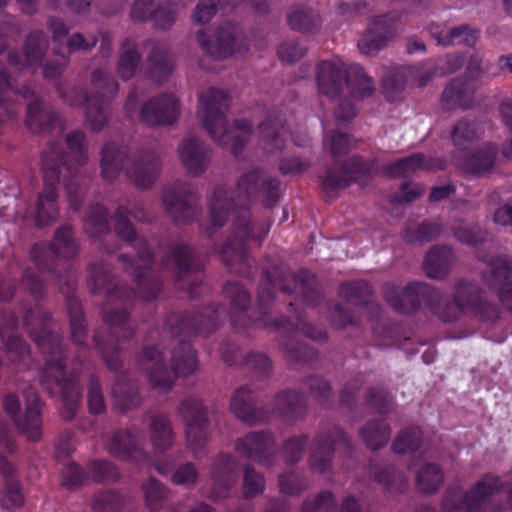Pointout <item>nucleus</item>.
<instances>
[{
	"label": "nucleus",
	"mask_w": 512,
	"mask_h": 512,
	"mask_svg": "<svg viewBox=\"0 0 512 512\" xmlns=\"http://www.w3.org/2000/svg\"><path fill=\"white\" fill-rule=\"evenodd\" d=\"M79 253V246L70 225L60 226L54 233L50 243H35L30 250V257L36 269H24L21 279L22 288L33 296L36 304L26 310L24 327L39 347L44 356L45 366L39 372L42 388L53 397L57 393L62 399L61 416L72 420L78 411L81 400L80 372L81 367L73 368L66 375V350L62 336L51 330L52 315L39 304L45 298V284L40 274L47 273L60 287L61 291L75 290L78 272L70 260ZM83 362L79 360V366Z\"/></svg>",
	"instance_id": "f257e3e1"
},
{
	"label": "nucleus",
	"mask_w": 512,
	"mask_h": 512,
	"mask_svg": "<svg viewBox=\"0 0 512 512\" xmlns=\"http://www.w3.org/2000/svg\"><path fill=\"white\" fill-rule=\"evenodd\" d=\"M298 286L307 305L316 307L322 302L323 293L318 279L308 269L301 268L292 272L282 263H274L271 267L265 268L261 275V284L257 293L256 311L258 315L255 318H247L246 315L251 302L249 292L236 281H227L223 286L224 296L230 300L232 307L238 311V317L244 319L245 325H263L267 328L288 333L287 338L282 341L281 345L287 359L295 368L298 365L310 366L318 358L316 349L297 338L299 333L319 343L328 340L327 332L306 322L302 314L294 310L292 302L289 303V306L295 312V322L284 315L276 318L270 317L275 291L279 290L285 294H292Z\"/></svg>",
	"instance_id": "f03ea898"
},
{
	"label": "nucleus",
	"mask_w": 512,
	"mask_h": 512,
	"mask_svg": "<svg viewBox=\"0 0 512 512\" xmlns=\"http://www.w3.org/2000/svg\"><path fill=\"white\" fill-rule=\"evenodd\" d=\"M235 193L234 198L221 185L214 189L210 201V219L213 227L221 228L229 214L235 213L231 235L220 249V258L231 271L249 276L251 261L248 242L257 241L260 244L268 229L251 222L248 204L255 198H261L265 208L273 207L280 198V181L260 169H253L239 178Z\"/></svg>",
	"instance_id": "7ed1b4c3"
},
{
	"label": "nucleus",
	"mask_w": 512,
	"mask_h": 512,
	"mask_svg": "<svg viewBox=\"0 0 512 512\" xmlns=\"http://www.w3.org/2000/svg\"><path fill=\"white\" fill-rule=\"evenodd\" d=\"M129 217H133L140 222L146 221L143 210L132 212L123 205L116 208L111 220L117 237L127 242L136 251V259L126 254L119 255V260L125 270L133 278L135 289L124 283L112 285L113 275L102 262L90 264L88 267L90 275L87 282L91 293L104 294L107 303L114 301L122 303H133L137 300L152 301L162 288V282L158 277L148 275L155 258L154 250L143 237H138Z\"/></svg>",
	"instance_id": "20e7f679"
},
{
	"label": "nucleus",
	"mask_w": 512,
	"mask_h": 512,
	"mask_svg": "<svg viewBox=\"0 0 512 512\" xmlns=\"http://www.w3.org/2000/svg\"><path fill=\"white\" fill-rule=\"evenodd\" d=\"M227 316L225 307L219 304L183 313H170L165 321L166 328L173 337H183L172 351L171 368L155 345L143 347L137 355V363L146 371L151 386L166 392L172 388L175 378L193 374L198 368V359L187 339L192 336H208Z\"/></svg>",
	"instance_id": "39448f33"
},
{
	"label": "nucleus",
	"mask_w": 512,
	"mask_h": 512,
	"mask_svg": "<svg viewBox=\"0 0 512 512\" xmlns=\"http://www.w3.org/2000/svg\"><path fill=\"white\" fill-rule=\"evenodd\" d=\"M69 152H65L59 141L50 142L41 156L44 188L38 194L34 223L36 227H45L59 216L57 185L62 177L70 208L80 210L85 195L87 179L82 177L81 168L88 161L86 135L74 130L65 138Z\"/></svg>",
	"instance_id": "423d86ee"
},
{
	"label": "nucleus",
	"mask_w": 512,
	"mask_h": 512,
	"mask_svg": "<svg viewBox=\"0 0 512 512\" xmlns=\"http://www.w3.org/2000/svg\"><path fill=\"white\" fill-rule=\"evenodd\" d=\"M383 294L389 306L398 313L414 314L424 306L445 323L456 321L462 313L477 312L480 307V286L466 280L455 283L452 300L443 299L435 287L423 282L409 283L404 288L387 283Z\"/></svg>",
	"instance_id": "0eeeda50"
},
{
	"label": "nucleus",
	"mask_w": 512,
	"mask_h": 512,
	"mask_svg": "<svg viewBox=\"0 0 512 512\" xmlns=\"http://www.w3.org/2000/svg\"><path fill=\"white\" fill-rule=\"evenodd\" d=\"M94 88L90 96L84 87L78 86L66 91L61 84L57 85L60 97L70 106L78 107L86 105V122L88 127L95 131H101L109 121V102L117 95L119 85L115 77L103 70L96 69L90 76Z\"/></svg>",
	"instance_id": "6e6552de"
},
{
	"label": "nucleus",
	"mask_w": 512,
	"mask_h": 512,
	"mask_svg": "<svg viewBox=\"0 0 512 512\" xmlns=\"http://www.w3.org/2000/svg\"><path fill=\"white\" fill-rule=\"evenodd\" d=\"M129 149L127 146L107 142L101 151V172L107 181H114L122 170L127 179L137 188H148L157 180L160 169V158L150 152H140L128 161Z\"/></svg>",
	"instance_id": "1a4fd4ad"
},
{
	"label": "nucleus",
	"mask_w": 512,
	"mask_h": 512,
	"mask_svg": "<svg viewBox=\"0 0 512 512\" xmlns=\"http://www.w3.org/2000/svg\"><path fill=\"white\" fill-rule=\"evenodd\" d=\"M316 82L319 93L331 99L337 98L347 87L353 99L361 100L373 95L374 82L362 66L352 64L347 68L340 61H321L316 66Z\"/></svg>",
	"instance_id": "9d476101"
},
{
	"label": "nucleus",
	"mask_w": 512,
	"mask_h": 512,
	"mask_svg": "<svg viewBox=\"0 0 512 512\" xmlns=\"http://www.w3.org/2000/svg\"><path fill=\"white\" fill-rule=\"evenodd\" d=\"M230 106V96L218 88H209L199 95V111L203 127L219 145L229 147L234 156H239L247 143L245 136L232 135L226 114Z\"/></svg>",
	"instance_id": "9b49d317"
},
{
	"label": "nucleus",
	"mask_w": 512,
	"mask_h": 512,
	"mask_svg": "<svg viewBox=\"0 0 512 512\" xmlns=\"http://www.w3.org/2000/svg\"><path fill=\"white\" fill-rule=\"evenodd\" d=\"M102 318L108 328V335L104 339L101 332L97 330L93 334V342L107 368L110 371L119 372L123 367L122 344L133 339L135 327L125 308L103 309Z\"/></svg>",
	"instance_id": "f8f14e48"
},
{
	"label": "nucleus",
	"mask_w": 512,
	"mask_h": 512,
	"mask_svg": "<svg viewBox=\"0 0 512 512\" xmlns=\"http://www.w3.org/2000/svg\"><path fill=\"white\" fill-rule=\"evenodd\" d=\"M161 265L173 273L177 287L187 291L190 298L200 294L204 263L193 246L185 242L170 243Z\"/></svg>",
	"instance_id": "ddd939ff"
},
{
	"label": "nucleus",
	"mask_w": 512,
	"mask_h": 512,
	"mask_svg": "<svg viewBox=\"0 0 512 512\" xmlns=\"http://www.w3.org/2000/svg\"><path fill=\"white\" fill-rule=\"evenodd\" d=\"M376 160H365L360 155H353L346 161L334 160L321 178V189L326 197L337 198L338 191L348 188L353 183L365 185L375 174Z\"/></svg>",
	"instance_id": "4468645a"
},
{
	"label": "nucleus",
	"mask_w": 512,
	"mask_h": 512,
	"mask_svg": "<svg viewBox=\"0 0 512 512\" xmlns=\"http://www.w3.org/2000/svg\"><path fill=\"white\" fill-rule=\"evenodd\" d=\"M343 448L347 455L353 451L348 434L339 426L319 430L313 437L309 450L308 463L312 472L324 474L332 467L335 448Z\"/></svg>",
	"instance_id": "2eb2a0df"
},
{
	"label": "nucleus",
	"mask_w": 512,
	"mask_h": 512,
	"mask_svg": "<svg viewBox=\"0 0 512 512\" xmlns=\"http://www.w3.org/2000/svg\"><path fill=\"white\" fill-rule=\"evenodd\" d=\"M26 408L23 418L19 417L20 400L16 394L8 393L3 397V408L14 421L20 434L28 440L37 442L42 437V405L34 389L25 391Z\"/></svg>",
	"instance_id": "dca6fc26"
},
{
	"label": "nucleus",
	"mask_w": 512,
	"mask_h": 512,
	"mask_svg": "<svg viewBox=\"0 0 512 512\" xmlns=\"http://www.w3.org/2000/svg\"><path fill=\"white\" fill-rule=\"evenodd\" d=\"M196 200L193 187L181 180L165 187L162 194L166 212L177 224H188L200 215L201 209Z\"/></svg>",
	"instance_id": "f3484780"
},
{
	"label": "nucleus",
	"mask_w": 512,
	"mask_h": 512,
	"mask_svg": "<svg viewBox=\"0 0 512 512\" xmlns=\"http://www.w3.org/2000/svg\"><path fill=\"white\" fill-rule=\"evenodd\" d=\"M240 35L241 31L237 25L224 22L216 28L211 37H208L203 29L200 30L197 33V42L207 55L220 60L236 52L248 50Z\"/></svg>",
	"instance_id": "a211bd4d"
},
{
	"label": "nucleus",
	"mask_w": 512,
	"mask_h": 512,
	"mask_svg": "<svg viewBox=\"0 0 512 512\" xmlns=\"http://www.w3.org/2000/svg\"><path fill=\"white\" fill-rule=\"evenodd\" d=\"M179 413L186 426V441L196 455L205 448L208 439V412L201 399L189 396L179 407Z\"/></svg>",
	"instance_id": "6ab92c4d"
},
{
	"label": "nucleus",
	"mask_w": 512,
	"mask_h": 512,
	"mask_svg": "<svg viewBox=\"0 0 512 512\" xmlns=\"http://www.w3.org/2000/svg\"><path fill=\"white\" fill-rule=\"evenodd\" d=\"M235 450L242 457L270 466L277 456L275 435L269 430L249 432L236 440Z\"/></svg>",
	"instance_id": "aec40b11"
},
{
	"label": "nucleus",
	"mask_w": 512,
	"mask_h": 512,
	"mask_svg": "<svg viewBox=\"0 0 512 512\" xmlns=\"http://www.w3.org/2000/svg\"><path fill=\"white\" fill-rule=\"evenodd\" d=\"M251 385H243L236 389L231 397L230 410L240 421L248 425H256L268 421L271 412L266 406H259L258 389Z\"/></svg>",
	"instance_id": "412c9836"
},
{
	"label": "nucleus",
	"mask_w": 512,
	"mask_h": 512,
	"mask_svg": "<svg viewBox=\"0 0 512 512\" xmlns=\"http://www.w3.org/2000/svg\"><path fill=\"white\" fill-rule=\"evenodd\" d=\"M220 352L223 362L230 367L239 365L242 370L251 373L258 380H268L271 376V360L264 353L250 352L239 362L240 348L230 340L221 343Z\"/></svg>",
	"instance_id": "4be33fe9"
},
{
	"label": "nucleus",
	"mask_w": 512,
	"mask_h": 512,
	"mask_svg": "<svg viewBox=\"0 0 512 512\" xmlns=\"http://www.w3.org/2000/svg\"><path fill=\"white\" fill-rule=\"evenodd\" d=\"M136 427L119 429L114 432L107 443L110 455L139 466H150L152 459L139 443Z\"/></svg>",
	"instance_id": "5701e85b"
},
{
	"label": "nucleus",
	"mask_w": 512,
	"mask_h": 512,
	"mask_svg": "<svg viewBox=\"0 0 512 512\" xmlns=\"http://www.w3.org/2000/svg\"><path fill=\"white\" fill-rule=\"evenodd\" d=\"M400 14L390 12L372 19L364 36L358 41L361 53L374 55L383 49L388 40L394 37Z\"/></svg>",
	"instance_id": "b1692460"
},
{
	"label": "nucleus",
	"mask_w": 512,
	"mask_h": 512,
	"mask_svg": "<svg viewBox=\"0 0 512 512\" xmlns=\"http://www.w3.org/2000/svg\"><path fill=\"white\" fill-rule=\"evenodd\" d=\"M180 111L178 99L173 94L157 95L140 109L141 120L149 127H160L173 124Z\"/></svg>",
	"instance_id": "393cba45"
},
{
	"label": "nucleus",
	"mask_w": 512,
	"mask_h": 512,
	"mask_svg": "<svg viewBox=\"0 0 512 512\" xmlns=\"http://www.w3.org/2000/svg\"><path fill=\"white\" fill-rule=\"evenodd\" d=\"M0 474L3 484L0 489V507L14 512L25 505L24 486L19 479L18 470L13 463L0 455Z\"/></svg>",
	"instance_id": "a878e982"
},
{
	"label": "nucleus",
	"mask_w": 512,
	"mask_h": 512,
	"mask_svg": "<svg viewBox=\"0 0 512 512\" xmlns=\"http://www.w3.org/2000/svg\"><path fill=\"white\" fill-rule=\"evenodd\" d=\"M19 319L12 312H3L0 316V339L4 345V352L11 363H21L29 359L30 347L19 336L8 335L18 328Z\"/></svg>",
	"instance_id": "bb28decb"
},
{
	"label": "nucleus",
	"mask_w": 512,
	"mask_h": 512,
	"mask_svg": "<svg viewBox=\"0 0 512 512\" xmlns=\"http://www.w3.org/2000/svg\"><path fill=\"white\" fill-rule=\"evenodd\" d=\"M475 91V83L467 76L451 79L441 95L443 110L469 109L473 104Z\"/></svg>",
	"instance_id": "cd10ccee"
},
{
	"label": "nucleus",
	"mask_w": 512,
	"mask_h": 512,
	"mask_svg": "<svg viewBox=\"0 0 512 512\" xmlns=\"http://www.w3.org/2000/svg\"><path fill=\"white\" fill-rule=\"evenodd\" d=\"M178 153L187 172L194 177L200 176L209 165L211 150L198 138L184 139Z\"/></svg>",
	"instance_id": "c85d7f7f"
},
{
	"label": "nucleus",
	"mask_w": 512,
	"mask_h": 512,
	"mask_svg": "<svg viewBox=\"0 0 512 512\" xmlns=\"http://www.w3.org/2000/svg\"><path fill=\"white\" fill-rule=\"evenodd\" d=\"M258 130L265 152L275 153L284 149L289 129L286 119L280 113H270L264 121L259 123Z\"/></svg>",
	"instance_id": "c756f323"
},
{
	"label": "nucleus",
	"mask_w": 512,
	"mask_h": 512,
	"mask_svg": "<svg viewBox=\"0 0 512 512\" xmlns=\"http://www.w3.org/2000/svg\"><path fill=\"white\" fill-rule=\"evenodd\" d=\"M238 463L229 453L220 452L213 461L210 477L215 490H220L219 497L226 496L238 479Z\"/></svg>",
	"instance_id": "7c9ffc66"
},
{
	"label": "nucleus",
	"mask_w": 512,
	"mask_h": 512,
	"mask_svg": "<svg viewBox=\"0 0 512 512\" xmlns=\"http://www.w3.org/2000/svg\"><path fill=\"white\" fill-rule=\"evenodd\" d=\"M487 267L503 306L512 313V261L499 256L489 259Z\"/></svg>",
	"instance_id": "2f4dec72"
},
{
	"label": "nucleus",
	"mask_w": 512,
	"mask_h": 512,
	"mask_svg": "<svg viewBox=\"0 0 512 512\" xmlns=\"http://www.w3.org/2000/svg\"><path fill=\"white\" fill-rule=\"evenodd\" d=\"M243 0H199L194 12L193 20L199 24H205L209 22L218 10L222 13H226L229 10L234 9ZM251 7L258 14H266L269 11V5L265 0H247Z\"/></svg>",
	"instance_id": "473e14b6"
},
{
	"label": "nucleus",
	"mask_w": 512,
	"mask_h": 512,
	"mask_svg": "<svg viewBox=\"0 0 512 512\" xmlns=\"http://www.w3.org/2000/svg\"><path fill=\"white\" fill-rule=\"evenodd\" d=\"M307 409L306 395L295 389H285L275 395L273 412L285 420H302L307 414Z\"/></svg>",
	"instance_id": "72a5a7b5"
},
{
	"label": "nucleus",
	"mask_w": 512,
	"mask_h": 512,
	"mask_svg": "<svg viewBox=\"0 0 512 512\" xmlns=\"http://www.w3.org/2000/svg\"><path fill=\"white\" fill-rule=\"evenodd\" d=\"M442 512H480V480L469 491L449 488L442 501Z\"/></svg>",
	"instance_id": "f704fd0d"
},
{
	"label": "nucleus",
	"mask_w": 512,
	"mask_h": 512,
	"mask_svg": "<svg viewBox=\"0 0 512 512\" xmlns=\"http://www.w3.org/2000/svg\"><path fill=\"white\" fill-rule=\"evenodd\" d=\"M301 512H362L361 505L355 496H346L337 507L334 494L329 490L318 493L312 500L305 499Z\"/></svg>",
	"instance_id": "c9c22d12"
},
{
	"label": "nucleus",
	"mask_w": 512,
	"mask_h": 512,
	"mask_svg": "<svg viewBox=\"0 0 512 512\" xmlns=\"http://www.w3.org/2000/svg\"><path fill=\"white\" fill-rule=\"evenodd\" d=\"M73 291L74 290H70L67 292V288H64V291H62L67 295L66 305L70 320L71 339L76 346L85 351L88 349L87 320L82 309L81 301L72 295Z\"/></svg>",
	"instance_id": "e433bc0d"
},
{
	"label": "nucleus",
	"mask_w": 512,
	"mask_h": 512,
	"mask_svg": "<svg viewBox=\"0 0 512 512\" xmlns=\"http://www.w3.org/2000/svg\"><path fill=\"white\" fill-rule=\"evenodd\" d=\"M338 294L346 302L356 306H367L376 318L381 312L378 303L371 300L373 289L369 282L365 280H355L344 282L340 285Z\"/></svg>",
	"instance_id": "4c0bfd02"
},
{
	"label": "nucleus",
	"mask_w": 512,
	"mask_h": 512,
	"mask_svg": "<svg viewBox=\"0 0 512 512\" xmlns=\"http://www.w3.org/2000/svg\"><path fill=\"white\" fill-rule=\"evenodd\" d=\"M115 410L125 413L136 409L141 403L139 387L134 381H127L126 376L118 375L111 392Z\"/></svg>",
	"instance_id": "58836bf2"
},
{
	"label": "nucleus",
	"mask_w": 512,
	"mask_h": 512,
	"mask_svg": "<svg viewBox=\"0 0 512 512\" xmlns=\"http://www.w3.org/2000/svg\"><path fill=\"white\" fill-rule=\"evenodd\" d=\"M57 120L58 115L46 107L40 99L36 98L28 104L25 123L33 134L51 131Z\"/></svg>",
	"instance_id": "ea45409f"
},
{
	"label": "nucleus",
	"mask_w": 512,
	"mask_h": 512,
	"mask_svg": "<svg viewBox=\"0 0 512 512\" xmlns=\"http://www.w3.org/2000/svg\"><path fill=\"white\" fill-rule=\"evenodd\" d=\"M452 261L453 251L450 247L434 246L426 254L423 267L429 278L440 279L448 274Z\"/></svg>",
	"instance_id": "a19ab883"
},
{
	"label": "nucleus",
	"mask_w": 512,
	"mask_h": 512,
	"mask_svg": "<svg viewBox=\"0 0 512 512\" xmlns=\"http://www.w3.org/2000/svg\"><path fill=\"white\" fill-rule=\"evenodd\" d=\"M49 39L42 30H33L28 33L23 44V53L27 68H36L40 65L48 51Z\"/></svg>",
	"instance_id": "79ce46f5"
},
{
	"label": "nucleus",
	"mask_w": 512,
	"mask_h": 512,
	"mask_svg": "<svg viewBox=\"0 0 512 512\" xmlns=\"http://www.w3.org/2000/svg\"><path fill=\"white\" fill-rule=\"evenodd\" d=\"M150 440L156 452L163 453L173 444L174 432L170 419L164 414H156L151 417Z\"/></svg>",
	"instance_id": "37998d69"
},
{
	"label": "nucleus",
	"mask_w": 512,
	"mask_h": 512,
	"mask_svg": "<svg viewBox=\"0 0 512 512\" xmlns=\"http://www.w3.org/2000/svg\"><path fill=\"white\" fill-rule=\"evenodd\" d=\"M359 434L367 448L379 450L388 443L391 430L386 421L372 420L360 429Z\"/></svg>",
	"instance_id": "c03bdc74"
},
{
	"label": "nucleus",
	"mask_w": 512,
	"mask_h": 512,
	"mask_svg": "<svg viewBox=\"0 0 512 512\" xmlns=\"http://www.w3.org/2000/svg\"><path fill=\"white\" fill-rule=\"evenodd\" d=\"M451 137L455 147L462 152L474 148L479 138L478 120L465 118L459 121L453 128Z\"/></svg>",
	"instance_id": "a18cd8bd"
},
{
	"label": "nucleus",
	"mask_w": 512,
	"mask_h": 512,
	"mask_svg": "<svg viewBox=\"0 0 512 512\" xmlns=\"http://www.w3.org/2000/svg\"><path fill=\"white\" fill-rule=\"evenodd\" d=\"M141 55L137 50L136 43L127 38L122 44V52L117 63V73L121 79L128 81L132 79L140 64Z\"/></svg>",
	"instance_id": "49530a36"
},
{
	"label": "nucleus",
	"mask_w": 512,
	"mask_h": 512,
	"mask_svg": "<svg viewBox=\"0 0 512 512\" xmlns=\"http://www.w3.org/2000/svg\"><path fill=\"white\" fill-rule=\"evenodd\" d=\"M84 229L92 238L107 234L110 231L107 209L100 204L89 206L84 219Z\"/></svg>",
	"instance_id": "de8ad7c7"
},
{
	"label": "nucleus",
	"mask_w": 512,
	"mask_h": 512,
	"mask_svg": "<svg viewBox=\"0 0 512 512\" xmlns=\"http://www.w3.org/2000/svg\"><path fill=\"white\" fill-rule=\"evenodd\" d=\"M149 77L157 82L168 78L173 72V61L168 51L160 46H155L148 55Z\"/></svg>",
	"instance_id": "09e8293b"
},
{
	"label": "nucleus",
	"mask_w": 512,
	"mask_h": 512,
	"mask_svg": "<svg viewBox=\"0 0 512 512\" xmlns=\"http://www.w3.org/2000/svg\"><path fill=\"white\" fill-rule=\"evenodd\" d=\"M479 31L471 28L468 24H462L451 28L449 31H441L435 35L438 44L442 46H450L456 44H464L472 47L478 39Z\"/></svg>",
	"instance_id": "8fccbe9b"
},
{
	"label": "nucleus",
	"mask_w": 512,
	"mask_h": 512,
	"mask_svg": "<svg viewBox=\"0 0 512 512\" xmlns=\"http://www.w3.org/2000/svg\"><path fill=\"white\" fill-rule=\"evenodd\" d=\"M288 24L294 31L309 33L319 27L320 18L311 8L294 6L288 15Z\"/></svg>",
	"instance_id": "3c124183"
},
{
	"label": "nucleus",
	"mask_w": 512,
	"mask_h": 512,
	"mask_svg": "<svg viewBox=\"0 0 512 512\" xmlns=\"http://www.w3.org/2000/svg\"><path fill=\"white\" fill-rule=\"evenodd\" d=\"M441 230L442 227L439 223L426 220L416 227H407L402 233V238L407 243L422 244L437 238L441 234Z\"/></svg>",
	"instance_id": "603ef678"
},
{
	"label": "nucleus",
	"mask_w": 512,
	"mask_h": 512,
	"mask_svg": "<svg viewBox=\"0 0 512 512\" xmlns=\"http://www.w3.org/2000/svg\"><path fill=\"white\" fill-rule=\"evenodd\" d=\"M98 43V38L92 35L86 38L82 33L75 32L68 36L64 45H60L59 48H55L54 52L56 55L67 60L74 52H91Z\"/></svg>",
	"instance_id": "864d4df0"
},
{
	"label": "nucleus",
	"mask_w": 512,
	"mask_h": 512,
	"mask_svg": "<svg viewBox=\"0 0 512 512\" xmlns=\"http://www.w3.org/2000/svg\"><path fill=\"white\" fill-rule=\"evenodd\" d=\"M125 497L112 489L97 491L92 499L93 512H121L125 506Z\"/></svg>",
	"instance_id": "5fc2aeb1"
},
{
	"label": "nucleus",
	"mask_w": 512,
	"mask_h": 512,
	"mask_svg": "<svg viewBox=\"0 0 512 512\" xmlns=\"http://www.w3.org/2000/svg\"><path fill=\"white\" fill-rule=\"evenodd\" d=\"M444 474L437 464L428 463L421 467L416 476L418 489L425 494H432L441 486Z\"/></svg>",
	"instance_id": "6e6d98bb"
},
{
	"label": "nucleus",
	"mask_w": 512,
	"mask_h": 512,
	"mask_svg": "<svg viewBox=\"0 0 512 512\" xmlns=\"http://www.w3.org/2000/svg\"><path fill=\"white\" fill-rule=\"evenodd\" d=\"M191 0H168L165 4H160L153 9L150 20H153L154 26L159 30H168L175 22L178 12V6H184Z\"/></svg>",
	"instance_id": "4d7b16f0"
},
{
	"label": "nucleus",
	"mask_w": 512,
	"mask_h": 512,
	"mask_svg": "<svg viewBox=\"0 0 512 512\" xmlns=\"http://www.w3.org/2000/svg\"><path fill=\"white\" fill-rule=\"evenodd\" d=\"M424 154L413 153L409 156L400 158L384 166V172L391 177H405L409 174L421 170Z\"/></svg>",
	"instance_id": "13d9d810"
},
{
	"label": "nucleus",
	"mask_w": 512,
	"mask_h": 512,
	"mask_svg": "<svg viewBox=\"0 0 512 512\" xmlns=\"http://www.w3.org/2000/svg\"><path fill=\"white\" fill-rule=\"evenodd\" d=\"M145 503L150 511H159L165 504L169 490L156 478H150L142 485Z\"/></svg>",
	"instance_id": "bf43d9fd"
},
{
	"label": "nucleus",
	"mask_w": 512,
	"mask_h": 512,
	"mask_svg": "<svg viewBox=\"0 0 512 512\" xmlns=\"http://www.w3.org/2000/svg\"><path fill=\"white\" fill-rule=\"evenodd\" d=\"M422 440V431L416 426H410L403 429L395 438L392 449L397 454L415 452L421 446Z\"/></svg>",
	"instance_id": "052dcab7"
},
{
	"label": "nucleus",
	"mask_w": 512,
	"mask_h": 512,
	"mask_svg": "<svg viewBox=\"0 0 512 512\" xmlns=\"http://www.w3.org/2000/svg\"><path fill=\"white\" fill-rule=\"evenodd\" d=\"M308 441L309 435L305 433L288 438L282 445V454L285 463L288 465L298 463L303 457L304 449Z\"/></svg>",
	"instance_id": "680f3d73"
},
{
	"label": "nucleus",
	"mask_w": 512,
	"mask_h": 512,
	"mask_svg": "<svg viewBox=\"0 0 512 512\" xmlns=\"http://www.w3.org/2000/svg\"><path fill=\"white\" fill-rule=\"evenodd\" d=\"M310 395L321 406H330L332 403V387L330 383L319 376H309L305 379Z\"/></svg>",
	"instance_id": "e2e57ef3"
},
{
	"label": "nucleus",
	"mask_w": 512,
	"mask_h": 512,
	"mask_svg": "<svg viewBox=\"0 0 512 512\" xmlns=\"http://www.w3.org/2000/svg\"><path fill=\"white\" fill-rule=\"evenodd\" d=\"M89 472L95 483L115 482L120 477L118 468L107 460H93L89 463Z\"/></svg>",
	"instance_id": "0e129e2a"
},
{
	"label": "nucleus",
	"mask_w": 512,
	"mask_h": 512,
	"mask_svg": "<svg viewBox=\"0 0 512 512\" xmlns=\"http://www.w3.org/2000/svg\"><path fill=\"white\" fill-rule=\"evenodd\" d=\"M406 67L396 70L384 76L381 82L384 95L389 102L395 101L398 95L404 90L407 83Z\"/></svg>",
	"instance_id": "69168bd1"
},
{
	"label": "nucleus",
	"mask_w": 512,
	"mask_h": 512,
	"mask_svg": "<svg viewBox=\"0 0 512 512\" xmlns=\"http://www.w3.org/2000/svg\"><path fill=\"white\" fill-rule=\"evenodd\" d=\"M308 486L309 480L303 472L292 471L279 476L280 490L287 495H300Z\"/></svg>",
	"instance_id": "338daca9"
},
{
	"label": "nucleus",
	"mask_w": 512,
	"mask_h": 512,
	"mask_svg": "<svg viewBox=\"0 0 512 512\" xmlns=\"http://www.w3.org/2000/svg\"><path fill=\"white\" fill-rule=\"evenodd\" d=\"M265 490V479L252 466L244 467L242 494L245 499L253 498Z\"/></svg>",
	"instance_id": "774afa93"
}]
</instances>
